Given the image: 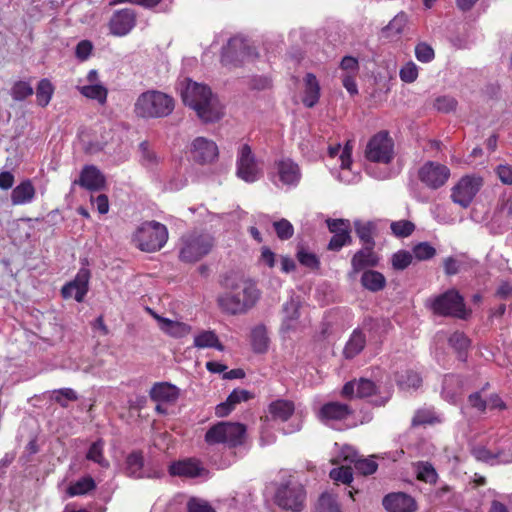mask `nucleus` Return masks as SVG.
<instances>
[{"label":"nucleus","instance_id":"obj_1","mask_svg":"<svg viewBox=\"0 0 512 512\" xmlns=\"http://www.w3.org/2000/svg\"><path fill=\"white\" fill-rule=\"evenodd\" d=\"M180 93L184 104L203 122H215L222 117L223 107L207 85L185 79L180 84Z\"/></svg>","mask_w":512,"mask_h":512},{"label":"nucleus","instance_id":"obj_2","mask_svg":"<svg viewBox=\"0 0 512 512\" xmlns=\"http://www.w3.org/2000/svg\"><path fill=\"white\" fill-rule=\"evenodd\" d=\"M261 291L256 282L239 278L229 285V291L220 294L217 303L221 310L230 315L245 314L260 300Z\"/></svg>","mask_w":512,"mask_h":512},{"label":"nucleus","instance_id":"obj_3","mask_svg":"<svg viewBox=\"0 0 512 512\" xmlns=\"http://www.w3.org/2000/svg\"><path fill=\"white\" fill-rule=\"evenodd\" d=\"M174 99L159 90L142 92L134 103L135 115L142 119H157L169 116L174 110Z\"/></svg>","mask_w":512,"mask_h":512},{"label":"nucleus","instance_id":"obj_4","mask_svg":"<svg viewBox=\"0 0 512 512\" xmlns=\"http://www.w3.org/2000/svg\"><path fill=\"white\" fill-rule=\"evenodd\" d=\"M353 147L352 141H347L344 146L335 144L328 147L329 159L338 164V167L331 168V172L340 182L345 184L357 183L361 178L359 171L353 165Z\"/></svg>","mask_w":512,"mask_h":512},{"label":"nucleus","instance_id":"obj_5","mask_svg":"<svg viewBox=\"0 0 512 512\" xmlns=\"http://www.w3.org/2000/svg\"><path fill=\"white\" fill-rule=\"evenodd\" d=\"M167 227L157 221H145L141 223L132 235L135 246L144 252L159 251L168 240Z\"/></svg>","mask_w":512,"mask_h":512},{"label":"nucleus","instance_id":"obj_6","mask_svg":"<svg viewBox=\"0 0 512 512\" xmlns=\"http://www.w3.org/2000/svg\"><path fill=\"white\" fill-rule=\"evenodd\" d=\"M213 246V239L206 233L191 232L180 239L179 258L193 263L207 255Z\"/></svg>","mask_w":512,"mask_h":512},{"label":"nucleus","instance_id":"obj_7","mask_svg":"<svg viewBox=\"0 0 512 512\" xmlns=\"http://www.w3.org/2000/svg\"><path fill=\"white\" fill-rule=\"evenodd\" d=\"M246 427L238 422H219L213 425L205 435V441L212 444H225L236 447L244 442Z\"/></svg>","mask_w":512,"mask_h":512},{"label":"nucleus","instance_id":"obj_8","mask_svg":"<svg viewBox=\"0 0 512 512\" xmlns=\"http://www.w3.org/2000/svg\"><path fill=\"white\" fill-rule=\"evenodd\" d=\"M305 498L304 487L291 475L279 485L275 493L276 504L283 509L294 512L302 510Z\"/></svg>","mask_w":512,"mask_h":512},{"label":"nucleus","instance_id":"obj_9","mask_svg":"<svg viewBox=\"0 0 512 512\" xmlns=\"http://www.w3.org/2000/svg\"><path fill=\"white\" fill-rule=\"evenodd\" d=\"M236 175L246 183H254L263 175V167L247 143H242L237 148Z\"/></svg>","mask_w":512,"mask_h":512},{"label":"nucleus","instance_id":"obj_10","mask_svg":"<svg viewBox=\"0 0 512 512\" xmlns=\"http://www.w3.org/2000/svg\"><path fill=\"white\" fill-rule=\"evenodd\" d=\"M269 177L276 187L292 189L299 185L302 173L294 160L280 158L274 161Z\"/></svg>","mask_w":512,"mask_h":512},{"label":"nucleus","instance_id":"obj_11","mask_svg":"<svg viewBox=\"0 0 512 512\" xmlns=\"http://www.w3.org/2000/svg\"><path fill=\"white\" fill-rule=\"evenodd\" d=\"M364 154L370 162L389 164L395 156L394 141L387 131H380L369 139Z\"/></svg>","mask_w":512,"mask_h":512},{"label":"nucleus","instance_id":"obj_12","mask_svg":"<svg viewBox=\"0 0 512 512\" xmlns=\"http://www.w3.org/2000/svg\"><path fill=\"white\" fill-rule=\"evenodd\" d=\"M430 308L435 314L465 318V305L462 296L456 290H449L430 300Z\"/></svg>","mask_w":512,"mask_h":512},{"label":"nucleus","instance_id":"obj_13","mask_svg":"<svg viewBox=\"0 0 512 512\" xmlns=\"http://www.w3.org/2000/svg\"><path fill=\"white\" fill-rule=\"evenodd\" d=\"M450 169L439 162L427 161L418 170L419 180L429 189L443 187L450 178Z\"/></svg>","mask_w":512,"mask_h":512},{"label":"nucleus","instance_id":"obj_14","mask_svg":"<svg viewBox=\"0 0 512 512\" xmlns=\"http://www.w3.org/2000/svg\"><path fill=\"white\" fill-rule=\"evenodd\" d=\"M482 186V179L475 176H464L451 189V199L462 208H467Z\"/></svg>","mask_w":512,"mask_h":512},{"label":"nucleus","instance_id":"obj_15","mask_svg":"<svg viewBox=\"0 0 512 512\" xmlns=\"http://www.w3.org/2000/svg\"><path fill=\"white\" fill-rule=\"evenodd\" d=\"M351 413L352 411L349 406L344 403L328 402L320 408L318 417L326 425L342 430L344 425L341 423L346 421Z\"/></svg>","mask_w":512,"mask_h":512},{"label":"nucleus","instance_id":"obj_16","mask_svg":"<svg viewBox=\"0 0 512 512\" xmlns=\"http://www.w3.org/2000/svg\"><path fill=\"white\" fill-rule=\"evenodd\" d=\"M253 56V49L243 37L231 38L223 47L221 61L228 65L235 62H244Z\"/></svg>","mask_w":512,"mask_h":512},{"label":"nucleus","instance_id":"obj_17","mask_svg":"<svg viewBox=\"0 0 512 512\" xmlns=\"http://www.w3.org/2000/svg\"><path fill=\"white\" fill-rule=\"evenodd\" d=\"M136 13L131 8H124L113 13L108 23L112 35L123 37L131 32L136 25Z\"/></svg>","mask_w":512,"mask_h":512},{"label":"nucleus","instance_id":"obj_18","mask_svg":"<svg viewBox=\"0 0 512 512\" xmlns=\"http://www.w3.org/2000/svg\"><path fill=\"white\" fill-rule=\"evenodd\" d=\"M90 270L87 267H81L75 278L63 286L61 293L64 298H74L77 302H82L88 292Z\"/></svg>","mask_w":512,"mask_h":512},{"label":"nucleus","instance_id":"obj_19","mask_svg":"<svg viewBox=\"0 0 512 512\" xmlns=\"http://www.w3.org/2000/svg\"><path fill=\"white\" fill-rule=\"evenodd\" d=\"M191 155L200 164L212 163L218 158V146L211 139L197 137L191 143Z\"/></svg>","mask_w":512,"mask_h":512},{"label":"nucleus","instance_id":"obj_20","mask_svg":"<svg viewBox=\"0 0 512 512\" xmlns=\"http://www.w3.org/2000/svg\"><path fill=\"white\" fill-rule=\"evenodd\" d=\"M299 309L300 301L298 298L293 296L283 305V317L281 324L282 333L289 335L301 328Z\"/></svg>","mask_w":512,"mask_h":512},{"label":"nucleus","instance_id":"obj_21","mask_svg":"<svg viewBox=\"0 0 512 512\" xmlns=\"http://www.w3.org/2000/svg\"><path fill=\"white\" fill-rule=\"evenodd\" d=\"M329 231L333 236L328 244V249L333 251L340 250L351 241L350 223L343 219L327 220Z\"/></svg>","mask_w":512,"mask_h":512},{"label":"nucleus","instance_id":"obj_22","mask_svg":"<svg viewBox=\"0 0 512 512\" xmlns=\"http://www.w3.org/2000/svg\"><path fill=\"white\" fill-rule=\"evenodd\" d=\"M339 457L342 458L343 462L352 464L360 474L370 475L377 470V463L372 458H361L351 446H344Z\"/></svg>","mask_w":512,"mask_h":512},{"label":"nucleus","instance_id":"obj_23","mask_svg":"<svg viewBox=\"0 0 512 512\" xmlns=\"http://www.w3.org/2000/svg\"><path fill=\"white\" fill-rule=\"evenodd\" d=\"M150 315L157 321L159 329L172 338H183L188 336L192 327L181 321L165 318L148 308Z\"/></svg>","mask_w":512,"mask_h":512},{"label":"nucleus","instance_id":"obj_24","mask_svg":"<svg viewBox=\"0 0 512 512\" xmlns=\"http://www.w3.org/2000/svg\"><path fill=\"white\" fill-rule=\"evenodd\" d=\"M383 506L389 512H415L417 509L414 498L401 492L386 495Z\"/></svg>","mask_w":512,"mask_h":512},{"label":"nucleus","instance_id":"obj_25","mask_svg":"<svg viewBox=\"0 0 512 512\" xmlns=\"http://www.w3.org/2000/svg\"><path fill=\"white\" fill-rule=\"evenodd\" d=\"M321 86L317 77L313 73H306L302 82V103L307 108L314 107L320 99Z\"/></svg>","mask_w":512,"mask_h":512},{"label":"nucleus","instance_id":"obj_26","mask_svg":"<svg viewBox=\"0 0 512 512\" xmlns=\"http://www.w3.org/2000/svg\"><path fill=\"white\" fill-rule=\"evenodd\" d=\"M180 395V390L177 386L168 382L155 383L150 390V397L157 403H175Z\"/></svg>","mask_w":512,"mask_h":512},{"label":"nucleus","instance_id":"obj_27","mask_svg":"<svg viewBox=\"0 0 512 512\" xmlns=\"http://www.w3.org/2000/svg\"><path fill=\"white\" fill-rule=\"evenodd\" d=\"M169 472L173 476L194 478L202 476L206 471L198 461L186 459L172 463L169 466Z\"/></svg>","mask_w":512,"mask_h":512},{"label":"nucleus","instance_id":"obj_28","mask_svg":"<svg viewBox=\"0 0 512 512\" xmlns=\"http://www.w3.org/2000/svg\"><path fill=\"white\" fill-rule=\"evenodd\" d=\"M78 183L83 188L90 191H97L104 187L105 178L95 166H86L80 174Z\"/></svg>","mask_w":512,"mask_h":512},{"label":"nucleus","instance_id":"obj_29","mask_svg":"<svg viewBox=\"0 0 512 512\" xmlns=\"http://www.w3.org/2000/svg\"><path fill=\"white\" fill-rule=\"evenodd\" d=\"M126 472L129 476L134 478H159L162 476V471L157 470L153 473L146 472L144 469L143 457L140 453H131L126 459Z\"/></svg>","mask_w":512,"mask_h":512},{"label":"nucleus","instance_id":"obj_30","mask_svg":"<svg viewBox=\"0 0 512 512\" xmlns=\"http://www.w3.org/2000/svg\"><path fill=\"white\" fill-rule=\"evenodd\" d=\"M375 384L368 379L350 381L342 389V395L345 397H369L375 392Z\"/></svg>","mask_w":512,"mask_h":512},{"label":"nucleus","instance_id":"obj_31","mask_svg":"<svg viewBox=\"0 0 512 512\" xmlns=\"http://www.w3.org/2000/svg\"><path fill=\"white\" fill-rule=\"evenodd\" d=\"M252 398V394L244 389H235L228 396L225 402L218 404L215 408V414L218 417L227 416L237 404L248 401Z\"/></svg>","mask_w":512,"mask_h":512},{"label":"nucleus","instance_id":"obj_32","mask_svg":"<svg viewBox=\"0 0 512 512\" xmlns=\"http://www.w3.org/2000/svg\"><path fill=\"white\" fill-rule=\"evenodd\" d=\"M378 263V257L373 252V246H365L359 250L352 258L351 265L354 273H357L368 267H374Z\"/></svg>","mask_w":512,"mask_h":512},{"label":"nucleus","instance_id":"obj_33","mask_svg":"<svg viewBox=\"0 0 512 512\" xmlns=\"http://www.w3.org/2000/svg\"><path fill=\"white\" fill-rule=\"evenodd\" d=\"M268 411L273 420L285 422L293 415L295 406L292 401L278 399L269 405Z\"/></svg>","mask_w":512,"mask_h":512},{"label":"nucleus","instance_id":"obj_34","mask_svg":"<svg viewBox=\"0 0 512 512\" xmlns=\"http://www.w3.org/2000/svg\"><path fill=\"white\" fill-rule=\"evenodd\" d=\"M35 188L30 180H24L18 184L11 193V201L14 205H24L33 201Z\"/></svg>","mask_w":512,"mask_h":512},{"label":"nucleus","instance_id":"obj_35","mask_svg":"<svg viewBox=\"0 0 512 512\" xmlns=\"http://www.w3.org/2000/svg\"><path fill=\"white\" fill-rule=\"evenodd\" d=\"M463 387V382L457 375H446L443 380L442 396L443 398L455 404Z\"/></svg>","mask_w":512,"mask_h":512},{"label":"nucleus","instance_id":"obj_36","mask_svg":"<svg viewBox=\"0 0 512 512\" xmlns=\"http://www.w3.org/2000/svg\"><path fill=\"white\" fill-rule=\"evenodd\" d=\"M77 90L87 99L96 101L100 105L107 102L108 89L103 84H82Z\"/></svg>","mask_w":512,"mask_h":512},{"label":"nucleus","instance_id":"obj_37","mask_svg":"<svg viewBox=\"0 0 512 512\" xmlns=\"http://www.w3.org/2000/svg\"><path fill=\"white\" fill-rule=\"evenodd\" d=\"M193 345L198 349L214 348L218 351L224 350L223 344L212 330H202L197 333L194 336Z\"/></svg>","mask_w":512,"mask_h":512},{"label":"nucleus","instance_id":"obj_38","mask_svg":"<svg viewBox=\"0 0 512 512\" xmlns=\"http://www.w3.org/2000/svg\"><path fill=\"white\" fill-rule=\"evenodd\" d=\"M408 23V15L405 12H399L394 18L382 29V35L385 38H395L400 36Z\"/></svg>","mask_w":512,"mask_h":512},{"label":"nucleus","instance_id":"obj_39","mask_svg":"<svg viewBox=\"0 0 512 512\" xmlns=\"http://www.w3.org/2000/svg\"><path fill=\"white\" fill-rule=\"evenodd\" d=\"M361 284L371 292L382 290L386 285L384 275L375 270H366L361 276Z\"/></svg>","mask_w":512,"mask_h":512},{"label":"nucleus","instance_id":"obj_40","mask_svg":"<svg viewBox=\"0 0 512 512\" xmlns=\"http://www.w3.org/2000/svg\"><path fill=\"white\" fill-rule=\"evenodd\" d=\"M95 488L96 483L94 479L90 476H85L71 483L65 492L68 497H75L85 495Z\"/></svg>","mask_w":512,"mask_h":512},{"label":"nucleus","instance_id":"obj_41","mask_svg":"<svg viewBox=\"0 0 512 512\" xmlns=\"http://www.w3.org/2000/svg\"><path fill=\"white\" fill-rule=\"evenodd\" d=\"M251 344L257 353H264L268 349L269 337L264 325H257L252 329Z\"/></svg>","mask_w":512,"mask_h":512},{"label":"nucleus","instance_id":"obj_42","mask_svg":"<svg viewBox=\"0 0 512 512\" xmlns=\"http://www.w3.org/2000/svg\"><path fill=\"white\" fill-rule=\"evenodd\" d=\"M396 382L400 389L410 390L420 387L422 379L418 373L412 370H405L396 373Z\"/></svg>","mask_w":512,"mask_h":512},{"label":"nucleus","instance_id":"obj_43","mask_svg":"<svg viewBox=\"0 0 512 512\" xmlns=\"http://www.w3.org/2000/svg\"><path fill=\"white\" fill-rule=\"evenodd\" d=\"M365 343L366 338L364 334L361 331L355 330L344 348L343 353L345 357L354 358L363 350Z\"/></svg>","mask_w":512,"mask_h":512},{"label":"nucleus","instance_id":"obj_44","mask_svg":"<svg viewBox=\"0 0 512 512\" xmlns=\"http://www.w3.org/2000/svg\"><path fill=\"white\" fill-rule=\"evenodd\" d=\"M104 451V441L97 440L91 444L86 454V458L90 461L97 463L99 466L103 468L109 467L108 460L103 455Z\"/></svg>","mask_w":512,"mask_h":512},{"label":"nucleus","instance_id":"obj_45","mask_svg":"<svg viewBox=\"0 0 512 512\" xmlns=\"http://www.w3.org/2000/svg\"><path fill=\"white\" fill-rule=\"evenodd\" d=\"M337 462H341L342 465L339 468H334L330 471V477L335 482H341L343 484H349L353 480L352 464L345 463L342 458L338 456Z\"/></svg>","mask_w":512,"mask_h":512},{"label":"nucleus","instance_id":"obj_46","mask_svg":"<svg viewBox=\"0 0 512 512\" xmlns=\"http://www.w3.org/2000/svg\"><path fill=\"white\" fill-rule=\"evenodd\" d=\"M54 93V87L52 83L47 79H42L37 86L36 98L40 106L45 107L49 104L52 95Z\"/></svg>","mask_w":512,"mask_h":512},{"label":"nucleus","instance_id":"obj_47","mask_svg":"<svg viewBox=\"0 0 512 512\" xmlns=\"http://www.w3.org/2000/svg\"><path fill=\"white\" fill-rule=\"evenodd\" d=\"M316 512H341L340 506L335 497L327 492H324L319 497Z\"/></svg>","mask_w":512,"mask_h":512},{"label":"nucleus","instance_id":"obj_48","mask_svg":"<svg viewBox=\"0 0 512 512\" xmlns=\"http://www.w3.org/2000/svg\"><path fill=\"white\" fill-rule=\"evenodd\" d=\"M296 256L299 263L306 268L315 270L318 269L320 266V261L317 255L305 248H300L297 251Z\"/></svg>","mask_w":512,"mask_h":512},{"label":"nucleus","instance_id":"obj_49","mask_svg":"<svg viewBox=\"0 0 512 512\" xmlns=\"http://www.w3.org/2000/svg\"><path fill=\"white\" fill-rule=\"evenodd\" d=\"M435 254V248L428 242H420L412 249V256L419 261L431 259Z\"/></svg>","mask_w":512,"mask_h":512},{"label":"nucleus","instance_id":"obj_50","mask_svg":"<svg viewBox=\"0 0 512 512\" xmlns=\"http://www.w3.org/2000/svg\"><path fill=\"white\" fill-rule=\"evenodd\" d=\"M140 161L146 167H153L158 163V157L155 152L150 148L148 142H142L139 145Z\"/></svg>","mask_w":512,"mask_h":512},{"label":"nucleus","instance_id":"obj_51","mask_svg":"<svg viewBox=\"0 0 512 512\" xmlns=\"http://www.w3.org/2000/svg\"><path fill=\"white\" fill-rule=\"evenodd\" d=\"M419 74L418 66L413 61L405 63L400 71L399 77L405 83H413L417 80Z\"/></svg>","mask_w":512,"mask_h":512},{"label":"nucleus","instance_id":"obj_52","mask_svg":"<svg viewBox=\"0 0 512 512\" xmlns=\"http://www.w3.org/2000/svg\"><path fill=\"white\" fill-rule=\"evenodd\" d=\"M33 94L32 86L25 81H19L11 89V96L14 100L22 101Z\"/></svg>","mask_w":512,"mask_h":512},{"label":"nucleus","instance_id":"obj_53","mask_svg":"<svg viewBox=\"0 0 512 512\" xmlns=\"http://www.w3.org/2000/svg\"><path fill=\"white\" fill-rule=\"evenodd\" d=\"M415 57L422 63H429L434 59L435 53L429 44L420 42L415 47Z\"/></svg>","mask_w":512,"mask_h":512},{"label":"nucleus","instance_id":"obj_54","mask_svg":"<svg viewBox=\"0 0 512 512\" xmlns=\"http://www.w3.org/2000/svg\"><path fill=\"white\" fill-rule=\"evenodd\" d=\"M275 232L281 240L290 239L294 234L293 225L286 219H281L273 224Z\"/></svg>","mask_w":512,"mask_h":512},{"label":"nucleus","instance_id":"obj_55","mask_svg":"<svg viewBox=\"0 0 512 512\" xmlns=\"http://www.w3.org/2000/svg\"><path fill=\"white\" fill-rule=\"evenodd\" d=\"M391 230L398 237H407L415 229V225L408 220H400L391 223Z\"/></svg>","mask_w":512,"mask_h":512},{"label":"nucleus","instance_id":"obj_56","mask_svg":"<svg viewBox=\"0 0 512 512\" xmlns=\"http://www.w3.org/2000/svg\"><path fill=\"white\" fill-rule=\"evenodd\" d=\"M434 108L442 113H448L455 110L457 101L451 96H439L434 100Z\"/></svg>","mask_w":512,"mask_h":512},{"label":"nucleus","instance_id":"obj_57","mask_svg":"<svg viewBox=\"0 0 512 512\" xmlns=\"http://www.w3.org/2000/svg\"><path fill=\"white\" fill-rule=\"evenodd\" d=\"M417 477L427 483H433L437 479V473L429 463H420L417 467Z\"/></svg>","mask_w":512,"mask_h":512},{"label":"nucleus","instance_id":"obj_58","mask_svg":"<svg viewBox=\"0 0 512 512\" xmlns=\"http://www.w3.org/2000/svg\"><path fill=\"white\" fill-rule=\"evenodd\" d=\"M412 254L407 251H398L392 256V265L394 269L403 270L412 262Z\"/></svg>","mask_w":512,"mask_h":512},{"label":"nucleus","instance_id":"obj_59","mask_svg":"<svg viewBox=\"0 0 512 512\" xmlns=\"http://www.w3.org/2000/svg\"><path fill=\"white\" fill-rule=\"evenodd\" d=\"M372 228H373L372 225L369 223H366V224L356 223V233H357L358 237L361 239V241L366 246L374 245V242L372 239Z\"/></svg>","mask_w":512,"mask_h":512},{"label":"nucleus","instance_id":"obj_60","mask_svg":"<svg viewBox=\"0 0 512 512\" xmlns=\"http://www.w3.org/2000/svg\"><path fill=\"white\" fill-rule=\"evenodd\" d=\"M449 344L451 347H453L456 351L461 353L462 351L466 350L469 346V339L461 332H454L449 337Z\"/></svg>","mask_w":512,"mask_h":512},{"label":"nucleus","instance_id":"obj_61","mask_svg":"<svg viewBox=\"0 0 512 512\" xmlns=\"http://www.w3.org/2000/svg\"><path fill=\"white\" fill-rule=\"evenodd\" d=\"M436 417L430 410H419L412 419V425L418 426L423 424H432L436 421Z\"/></svg>","mask_w":512,"mask_h":512},{"label":"nucleus","instance_id":"obj_62","mask_svg":"<svg viewBox=\"0 0 512 512\" xmlns=\"http://www.w3.org/2000/svg\"><path fill=\"white\" fill-rule=\"evenodd\" d=\"M340 68L345 74L357 75L359 71L358 60L352 56H345L340 63Z\"/></svg>","mask_w":512,"mask_h":512},{"label":"nucleus","instance_id":"obj_63","mask_svg":"<svg viewBox=\"0 0 512 512\" xmlns=\"http://www.w3.org/2000/svg\"><path fill=\"white\" fill-rule=\"evenodd\" d=\"M189 512H215V510L206 501L201 499H191L188 502Z\"/></svg>","mask_w":512,"mask_h":512},{"label":"nucleus","instance_id":"obj_64","mask_svg":"<svg viewBox=\"0 0 512 512\" xmlns=\"http://www.w3.org/2000/svg\"><path fill=\"white\" fill-rule=\"evenodd\" d=\"M496 173L503 184H512V167L509 165H499Z\"/></svg>","mask_w":512,"mask_h":512}]
</instances>
